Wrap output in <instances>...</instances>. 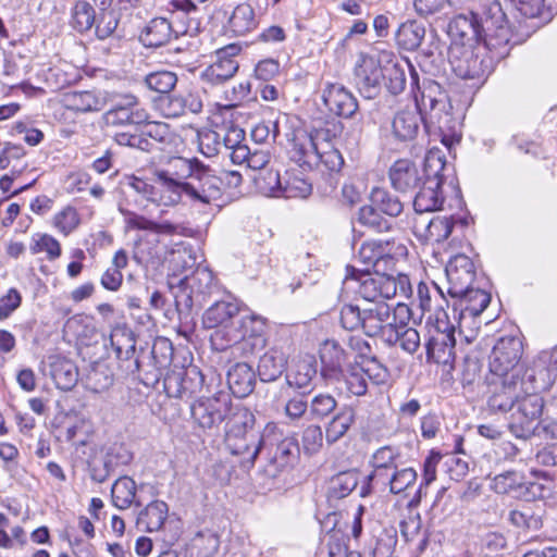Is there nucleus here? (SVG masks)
I'll list each match as a JSON object with an SVG mask.
<instances>
[{"label": "nucleus", "instance_id": "a211bd4d", "mask_svg": "<svg viewBox=\"0 0 557 557\" xmlns=\"http://www.w3.org/2000/svg\"><path fill=\"white\" fill-rule=\"evenodd\" d=\"M240 48L236 45H228L218 50L215 61L202 71L201 79L212 86L230 81L239 69V63L236 60Z\"/></svg>", "mask_w": 557, "mask_h": 557}, {"label": "nucleus", "instance_id": "9d476101", "mask_svg": "<svg viewBox=\"0 0 557 557\" xmlns=\"http://www.w3.org/2000/svg\"><path fill=\"white\" fill-rule=\"evenodd\" d=\"M395 60V53L382 50L379 58L361 53L355 66V84L359 91L368 99L374 98L381 88L384 78L383 64H389Z\"/></svg>", "mask_w": 557, "mask_h": 557}, {"label": "nucleus", "instance_id": "20e7f679", "mask_svg": "<svg viewBox=\"0 0 557 557\" xmlns=\"http://www.w3.org/2000/svg\"><path fill=\"white\" fill-rule=\"evenodd\" d=\"M352 280L358 283L357 294L368 304L387 302L396 296L406 299L412 296V286L406 274L392 276L377 271L361 272Z\"/></svg>", "mask_w": 557, "mask_h": 557}, {"label": "nucleus", "instance_id": "49530a36", "mask_svg": "<svg viewBox=\"0 0 557 557\" xmlns=\"http://www.w3.org/2000/svg\"><path fill=\"white\" fill-rule=\"evenodd\" d=\"M539 387H534V391L528 393L523 387V392H520L519 399H517L515 410L522 413L524 417H529L533 420H537L543 412L544 400L537 393Z\"/></svg>", "mask_w": 557, "mask_h": 557}, {"label": "nucleus", "instance_id": "393cba45", "mask_svg": "<svg viewBox=\"0 0 557 557\" xmlns=\"http://www.w3.org/2000/svg\"><path fill=\"white\" fill-rule=\"evenodd\" d=\"M392 187L400 193H407L418 187L425 174H421L417 164L408 159H399L388 171Z\"/></svg>", "mask_w": 557, "mask_h": 557}, {"label": "nucleus", "instance_id": "8fccbe9b", "mask_svg": "<svg viewBox=\"0 0 557 557\" xmlns=\"http://www.w3.org/2000/svg\"><path fill=\"white\" fill-rule=\"evenodd\" d=\"M220 546L219 536L211 532H199L191 541L190 555L193 557H213Z\"/></svg>", "mask_w": 557, "mask_h": 557}, {"label": "nucleus", "instance_id": "6ab92c4d", "mask_svg": "<svg viewBox=\"0 0 557 557\" xmlns=\"http://www.w3.org/2000/svg\"><path fill=\"white\" fill-rule=\"evenodd\" d=\"M445 272L449 297L465 294L472 286L476 274L473 261L466 255L451 257L445 268Z\"/></svg>", "mask_w": 557, "mask_h": 557}, {"label": "nucleus", "instance_id": "ea45409f", "mask_svg": "<svg viewBox=\"0 0 557 557\" xmlns=\"http://www.w3.org/2000/svg\"><path fill=\"white\" fill-rule=\"evenodd\" d=\"M425 36V28L416 21H407L399 25L395 39L400 49L413 51L421 46Z\"/></svg>", "mask_w": 557, "mask_h": 557}, {"label": "nucleus", "instance_id": "774afa93", "mask_svg": "<svg viewBox=\"0 0 557 557\" xmlns=\"http://www.w3.org/2000/svg\"><path fill=\"white\" fill-rule=\"evenodd\" d=\"M200 151L207 157H213L222 152V133L213 129H205L198 134Z\"/></svg>", "mask_w": 557, "mask_h": 557}, {"label": "nucleus", "instance_id": "a18cd8bd", "mask_svg": "<svg viewBox=\"0 0 557 557\" xmlns=\"http://www.w3.org/2000/svg\"><path fill=\"white\" fill-rule=\"evenodd\" d=\"M348 396H364L368 392V379L359 363L350 366L341 374Z\"/></svg>", "mask_w": 557, "mask_h": 557}, {"label": "nucleus", "instance_id": "7c9ffc66", "mask_svg": "<svg viewBox=\"0 0 557 557\" xmlns=\"http://www.w3.org/2000/svg\"><path fill=\"white\" fill-rule=\"evenodd\" d=\"M321 374L325 380H338L346 361L344 349L335 341H325L320 348Z\"/></svg>", "mask_w": 557, "mask_h": 557}, {"label": "nucleus", "instance_id": "c756f323", "mask_svg": "<svg viewBox=\"0 0 557 557\" xmlns=\"http://www.w3.org/2000/svg\"><path fill=\"white\" fill-rule=\"evenodd\" d=\"M62 102L66 109L74 112L100 111L108 104V92L100 90L70 91L63 95Z\"/></svg>", "mask_w": 557, "mask_h": 557}, {"label": "nucleus", "instance_id": "69168bd1", "mask_svg": "<svg viewBox=\"0 0 557 557\" xmlns=\"http://www.w3.org/2000/svg\"><path fill=\"white\" fill-rule=\"evenodd\" d=\"M336 407L337 401L332 395L320 393L311 399L309 404V411L312 418L324 419L330 416Z\"/></svg>", "mask_w": 557, "mask_h": 557}, {"label": "nucleus", "instance_id": "f8f14e48", "mask_svg": "<svg viewBox=\"0 0 557 557\" xmlns=\"http://www.w3.org/2000/svg\"><path fill=\"white\" fill-rule=\"evenodd\" d=\"M231 410V397L225 392H216L211 397L200 396L190 404L194 423L202 430L218 428Z\"/></svg>", "mask_w": 557, "mask_h": 557}, {"label": "nucleus", "instance_id": "cd10ccee", "mask_svg": "<svg viewBox=\"0 0 557 557\" xmlns=\"http://www.w3.org/2000/svg\"><path fill=\"white\" fill-rule=\"evenodd\" d=\"M133 257L137 263L157 269L166 258V247L156 235L140 236L135 242Z\"/></svg>", "mask_w": 557, "mask_h": 557}, {"label": "nucleus", "instance_id": "f3484780", "mask_svg": "<svg viewBox=\"0 0 557 557\" xmlns=\"http://www.w3.org/2000/svg\"><path fill=\"white\" fill-rule=\"evenodd\" d=\"M522 379L499 377L490 383L487 408L495 413H506L513 410L520 392H523Z\"/></svg>", "mask_w": 557, "mask_h": 557}, {"label": "nucleus", "instance_id": "1a4fd4ad", "mask_svg": "<svg viewBox=\"0 0 557 557\" xmlns=\"http://www.w3.org/2000/svg\"><path fill=\"white\" fill-rule=\"evenodd\" d=\"M289 143L288 153L290 159L301 168L313 169L319 165V148L324 140L330 138L329 128H317L308 132L296 128L286 134Z\"/></svg>", "mask_w": 557, "mask_h": 557}, {"label": "nucleus", "instance_id": "2f4dec72", "mask_svg": "<svg viewBox=\"0 0 557 557\" xmlns=\"http://www.w3.org/2000/svg\"><path fill=\"white\" fill-rule=\"evenodd\" d=\"M256 374L246 362L234 364L227 372V385L232 394L237 398H244L253 392Z\"/></svg>", "mask_w": 557, "mask_h": 557}, {"label": "nucleus", "instance_id": "13d9d810", "mask_svg": "<svg viewBox=\"0 0 557 557\" xmlns=\"http://www.w3.org/2000/svg\"><path fill=\"white\" fill-rule=\"evenodd\" d=\"M170 263L174 272H183L191 269L197 262L191 246L185 245L184 243L175 245L170 252Z\"/></svg>", "mask_w": 557, "mask_h": 557}, {"label": "nucleus", "instance_id": "f03ea898", "mask_svg": "<svg viewBox=\"0 0 557 557\" xmlns=\"http://www.w3.org/2000/svg\"><path fill=\"white\" fill-rule=\"evenodd\" d=\"M416 102L419 111L403 110L397 112L393 120V133L400 140L413 139L419 132L420 121H423L426 127L434 126L441 132L449 122L447 109L450 106L446 92L438 83L424 82L420 96H416Z\"/></svg>", "mask_w": 557, "mask_h": 557}, {"label": "nucleus", "instance_id": "c9c22d12", "mask_svg": "<svg viewBox=\"0 0 557 557\" xmlns=\"http://www.w3.org/2000/svg\"><path fill=\"white\" fill-rule=\"evenodd\" d=\"M174 36V29L165 17L152 18L140 34L141 42L147 47H161Z\"/></svg>", "mask_w": 557, "mask_h": 557}, {"label": "nucleus", "instance_id": "79ce46f5", "mask_svg": "<svg viewBox=\"0 0 557 557\" xmlns=\"http://www.w3.org/2000/svg\"><path fill=\"white\" fill-rule=\"evenodd\" d=\"M232 32L237 36H244L257 27V18L253 8L248 3L238 4L228 21Z\"/></svg>", "mask_w": 557, "mask_h": 557}, {"label": "nucleus", "instance_id": "37998d69", "mask_svg": "<svg viewBox=\"0 0 557 557\" xmlns=\"http://www.w3.org/2000/svg\"><path fill=\"white\" fill-rule=\"evenodd\" d=\"M371 202L381 213L391 218L400 215L404 205L400 199L384 188H374L371 193Z\"/></svg>", "mask_w": 557, "mask_h": 557}, {"label": "nucleus", "instance_id": "603ef678", "mask_svg": "<svg viewBox=\"0 0 557 557\" xmlns=\"http://www.w3.org/2000/svg\"><path fill=\"white\" fill-rule=\"evenodd\" d=\"M389 343H398L400 348L408 354H413L420 347V334L413 327L396 326L393 327L389 336Z\"/></svg>", "mask_w": 557, "mask_h": 557}, {"label": "nucleus", "instance_id": "39448f33", "mask_svg": "<svg viewBox=\"0 0 557 557\" xmlns=\"http://www.w3.org/2000/svg\"><path fill=\"white\" fill-rule=\"evenodd\" d=\"M446 168V160L440 150H430L424 158L425 180L423 186L413 199V209L417 213L442 210L444 198L440 191L442 186V172Z\"/></svg>", "mask_w": 557, "mask_h": 557}, {"label": "nucleus", "instance_id": "c85d7f7f", "mask_svg": "<svg viewBox=\"0 0 557 557\" xmlns=\"http://www.w3.org/2000/svg\"><path fill=\"white\" fill-rule=\"evenodd\" d=\"M156 184L157 186L152 187V189L160 194L158 201L164 206L176 205L183 196L187 197V182L174 178L170 171H157ZM151 195L152 200L156 201V193L153 191Z\"/></svg>", "mask_w": 557, "mask_h": 557}, {"label": "nucleus", "instance_id": "a878e982", "mask_svg": "<svg viewBox=\"0 0 557 557\" xmlns=\"http://www.w3.org/2000/svg\"><path fill=\"white\" fill-rule=\"evenodd\" d=\"M401 462L400 451L392 446H383L377 448L370 459L372 471L366 476L364 485L360 490V496L366 497L370 494V483L375 478H383L388 470H393L395 466Z\"/></svg>", "mask_w": 557, "mask_h": 557}, {"label": "nucleus", "instance_id": "052dcab7", "mask_svg": "<svg viewBox=\"0 0 557 557\" xmlns=\"http://www.w3.org/2000/svg\"><path fill=\"white\" fill-rule=\"evenodd\" d=\"M359 222L379 233L391 230V222L381 215L379 209L374 206H363L359 210Z\"/></svg>", "mask_w": 557, "mask_h": 557}, {"label": "nucleus", "instance_id": "bf43d9fd", "mask_svg": "<svg viewBox=\"0 0 557 557\" xmlns=\"http://www.w3.org/2000/svg\"><path fill=\"white\" fill-rule=\"evenodd\" d=\"M177 83V76L175 73L170 71H158L146 75V86L156 92L169 94L175 87Z\"/></svg>", "mask_w": 557, "mask_h": 557}, {"label": "nucleus", "instance_id": "e433bc0d", "mask_svg": "<svg viewBox=\"0 0 557 557\" xmlns=\"http://www.w3.org/2000/svg\"><path fill=\"white\" fill-rule=\"evenodd\" d=\"M168 505L162 500L151 502L137 517V525L147 532L161 529L168 517Z\"/></svg>", "mask_w": 557, "mask_h": 557}, {"label": "nucleus", "instance_id": "e2e57ef3", "mask_svg": "<svg viewBox=\"0 0 557 557\" xmlns=\"http://www.w3.org/2000/svg\"><path fill=\"white\" fill-rule=\"evenodd\" d=\"M509 521L515 527L523 530H539L542 527L540 516L535 515L529 506L511 510L509 512Z\"/></svg>", "mask_w": 557, "mask_h": 557}, {"label": "nucleus", "instance_id": "6e6552de", "mask_svg": "<svg viewBox=\"0 0 557 557\" xmlns=\"http://www.w3.org/2000/svg\"><path fill=\"white\" fill-rule=\"evenodd\" d=\"M432 323L434 333L426 342L428 361L438 364H449L455 356V325L448 320V314L442 308L434 315L429 318L428 324Z\"/></svg>", "mask_w": 557, "mask_h": 557}, {"label": "nucleus", "instance_id": "b1692460", "mask_svg": "<svg viewBox=\"0 0 557 557\" xmlns=\"http://www.w3.org/2000/svg\"><path fill=\"white\" fill-rule=\"evenodd\" d=\"M322 98L329 110L338 116L351 117L358 110L357 99L342 84L329 83Z\"/></svg>", "mask_w": 557, "mask_h": 557}, {"label": "nucleus", "instance_id": "c03bdc74", "mask_svg": "<svg viewBox=\"0 0 557 557\" xmlns=\"http://www.w3.org/2000/svg\"><path fill=\"white\" fill-rule=\"evenodd\" d=\"M96 11L86 0H78L71 10V25L79 32L85 33L94 27Z\"/></svg>", "mask_w": 557, "mask_h": 557}, {"label": "nucleus", "instance_id": "ddd939ff", "mask_svg": "<svg viewBox=\"0 0 557 557\" xmlns=\"http://www.w3.org/2000/svg\"><path fill=\"white\" fill-rule=\"evenodd\" d=\"M215 288L214 276L207 267L198 265L191 275L181 280V292L175 296V304L178 310L183 307L189 311L194 301H202Z\"/></svg>", "mask_w": 557, "mask_h": 557}, {"label": "nucleus", "instance_id": "58836bf2", "mask_svg": "<svg viewBox=\"0 0 557 557\" xmlns=\"http://www.w3.org/2000/svg\"><path fill=\"white\" fill-rule=\"evenodd\" d=\"M110 345L120 360H131L136 352V338L134 333L124 326H116L111 331Z\"/></svg>", "mask_w": 557, "mask_h": 557}, {"label": "nucleus", "instance_id": "4c0bfd02", "mask_svg": "<svg viewBox=\"0 0 557 557\" xmlns=\"http://www.w3.org/2000/svg\"><path fill=\"white\" fill-rule=\"evenodd\" d=\"M355 419V409L350 406H343L326 425V442L334 444L341 440L354 424Z\"/></svg>", "mask_w": 557, "mask_h": 557}, {"label": "nucleus", "instance_id": "72a5a7b5", "mask_svg": "<svg viewBox=\"0 0 557 557\" xmlns=\"http://www.w3.org/2000/svg\"><path fill=\"white\" fill-rule=\"evenodd\" d=\"M405 65L410 69L412 85H418V73L414 71L413 66L409 63L408 60H404L403 62L398 61L395 55V60L389 64L384 63V78L385 85L388 91L393 95L400 94L406 86V73Z\"/></svg>", "mask_w": 557, "mask_h": 557}, {"label": "nucleus", "instance_id": "a19ab883", "mask_svg": "<svg viewBox=\"0 0 557 557\" xmlns=\"http://www.w3.org/2000/svg\"><path fill=\"white\" fill-rule=\"evenodd\" d=\"M27 543L25 530L16 524L11 527L10 519L0 512V547L4 549L23 548Z\"/></svg>", "mask_w": 557, "mask_h": 557}, {"label": "nucleus", "instance_id": "680f3d73", "mask_svg": "<svg viewBox=\"0 0 557 557\" xmlns=\"http://www.w3.org/2000/svg\"><path fill=\"white\" fill-rule=\"evenodd\" d=\"M319 164L322 163L331 172H338L344 165V158L332 143V135L319 148Z\"/></svg>", "mask_w": 557, "mask_h": 557}, {"label": "nucleus", "instance_id": "4468645a", "mask_svg": "<svg viewBox=\"0 0 557 557\" xmlns=\"http://www.w3.org/2000/svg\"><path fill=\"white\" fill-rule=\"evenodd\" d=\"M408 313L407 306L398 302L396 308L387 302L367 304L363 307V332L368 336H376L396 326V313Z\"/></svg>", "mask_w": 557, "mask_h": 557}, {"label": "nucleus", "instance_id": "7ed1b4c3", "mask_svg": "<svg viewBox=\"0 0 557 557\" xmlns=\"http://www.w3.org/2000/svg\"><path fill=\"white\" fill-rule=\"evenodd\" d=\"M233 425L228 428L226 444L233 455L240 456L244 462L253 465L259 453L272 445L271 436L277 429L269 423L262 434L251 429L253 416L247 409H240L232 418Z\"/></svg>", "mask_w": 557, "mask_h": 557}, {"label": "nucleus", "instance_id": "f704fd0d", "mask_svg": "<svg viewBox=\"0 0 557 557\" xmlns=\"http://www.w3.org/2000/svg\"><path fill=\"white\" fill-rule=\"evenodd\" d=\"M287 358L278 349L264 352L258 363V375L262 382H274L286 370Z\"/></svg>", "mask_w": 557, "mask_h": 557}, {"label": "nucleus", "instance_id": "6e6d98bb", "mask_svg": "<svg viewBox=\"0 0 557 557\" xmlns=\"http://www.w3.org/2000/svg\"><path fill=\"white\" fill-rule=\"evenodd\" d=\"M537 422L529 417H524L517 410H513L508 421L510 433L521 440L530 438L536 433Z\"/></svg>", "mask_w": 557, "mask_h": 557}, {"label": "nucleus", "instance_id": "9b49d317", "mask_svg": "<svg viewBox=\"0 0 557 557\" xmlns=\"http://www.w3.org/2000/svg\"><path fill=\"white\" fill-rule=\"evenodd\" d=\"M264 330L265 320L262 317L240 309L234 321V326L222 332H214L211 335V342L216 350H224L246 338L261 336Z\"/></svg>", "mask_w": 557, "mask_h": 557}, {"label": "nucleus", "instance_id": "3c124183", "mask_svg": "<svg viewBox=\"0 0 557 557\" xmlns=\"http://www.w3.org/2000/svg\"><path fill=\"white\" fill-rule=\"evenodd\" d=\"M359 475L356 471L341 472L330 483L329 496L341 499L348 496L358 485Z\"/></svg>", "mask_w": 557, "mask_h": 557}, {"label": "nucleus", "instance_id": "412c9836", "mask_svg": "<svg viewBox=\"0 0 557 557\" xmlns=\"http://www.w3.org/2000/svg\"><path fill=\"white\" fill-rule=\"evenodd\" d=\"M491 295L481 288H473L472 286L460 296L449 297L446 300L447 306H451L454 318H458L459 323L466 322L468 319H473L480 315L488 306Z\"/></svg>", "mask_w": 557, "mask_h": 557}, {"label": "nucleus", "instance_id": "2eb2a0df", "mask_svg": "<svg viewBox=\"0 0 557 557\" xmlns=\"http://www.w3.org/2000/svg\"><path fill=\"white\" fill-rule=\"evenodd\" d=\"M163 385L170 397L191 398L202 392L205 376L197 367L173 370L165 375Z\"/></svg>", "mask_w": 557, "mask_h": 557}, {"label": "nucleus", "instance_id": "5fc2aeb1", "mask_svg": "<svg viewBox=\"0 0 557 557\" xmlns=\"http://www.w3.org/2000/svg\"><path fill=\"white\" fill-rule=\"evenodd\" d=\"M110 7H100V12L96 15L95 33L98 39L103 40L110 37L119 25V14L109 9Z\"/></svg>", "mask_w": 557, "mask_h": 557}, {"label": "nucleus", "instance_id": "5701e85b", "mask_svg": "<svg viewBox=\"0 0 557 557\" xmlns=\"http://www.w3.org/2000/svg\"><path fill=\"white\" fill-rule=\"evenodd\" d=\"M240 311V305L236 299L215 301L202 315V324L206 329H215L222 332L234 326V321Z\"/></svg>", "mask_w": 557, "mask_h": 557}, {"label": "nucleus", "instance_id": "de8ad7c7", "mask_svg": "<svg viewBox=\"0 0 557 557\" xmlns=\"http://www.w3.org/2000/svg\"><path fill=\"white\" fill-rule=\"evenodd\" d=\"M111 493L114 506L126 509L133 504L136 496V483L128 476H122L114 482Z\"/></svg>", "mask_w": 557, "mask_h": 557}, {"label": "nucleus", "instance_id": "338daca9", "mask_svg": "<svg viewBox=\"0 0 557 557\" xmlns=\"http://www.w3.org/2000/svg\"><path fill=\"white\" fill-rule=\"evenodd\" d=\"M258 188L271 197H281L283 180L277 171H267L255 178Z\"/></svg>", "mask_w": 557, "mask_h": 557}, {"label": "nucleus", "instance_id": "dca6fc26", "mask_svg": "<svg viewBox=\"0 0 557 557\" xmlns=\"http://www.w3.org/2000/svg\"><path fill=\"white\" fill-rule=\"evenodd\" d=\"M187 184V197L191 201L210 205L222 197V177L203 164L196 170V175Z\"/></svg>", "mask_w": 557, "mask_h": 557}, {"label": "nucleus", "instance_id": "aec40b11", "mask_svg": "<svg viewBox=\"0 0 557 557\" xmlns=\"http://www.w3.org/2000/svg\"><path fill=\"white\" fill-rule=\"evenodd\" d=\"M170 23L174 29V37L188 35L196 36L201 29V13L191 0H172Z\"/></svg>", "mask_w": 557, "mask_h": 557}, {"label": "nucleus", "instance_id": "09e8293b", "mask_svg": "<svg viewBox=\"0 0 557 557\" xmlns=\"http://www.w3.org/2000/svg\"><path fill=\"white\" fill-rule=\"evenodd\" d=\"M454 227L453 216H436L423 227V236L428 242L442 243L448 238Z\"/></svg>", "mask_w": 557, "mask_h": 557}, {"label": "nucleus", "instance_id": "473e14b6", "mask_svg": "<svg viewBox=\"0 0 557 557\" xmlns=\"http://www.w3.org/2000/svg\"><path fill=\"white\" fill-rule=\"evenodd\" d=\"M272 445H268L265 449H270L271 461L276 468H285L293 465L299 455V445L294 437H285L278 440L276 430L271 436Z\"/></svg>", "mask_w": 557, "mask_h": 557}, {"label": "nucleus", "instance_id": "0eeeda50", "mask_svg": "<svg viewBox=\"0 0 557 557\" xmlns=\"http://www.w3.org/2000/svg\"><path fill=\"white\" fill-rule=\"evenodd\" d=\"M109 110L103 113L108 126L141 125L150 115L139 98L132 92H108Z\"/></svg>", "mask_w": 557, "mask_h": 557}, {"label": "nucleus", "instance_id": "423d86ee", "mask_svg": "<svg viewBox=\"0 0 557 557\" xmlns=\"http://www.w3.org/2000/svg\"><path fill=\"white\" fill-rule=\"evenodd\" d=\"M522 342L517 336L500 337L488 357V368L498 377L522 379L524 366L521 363Z\"/></svg>", "mask_w": 557, "mask_h": 557}, {"label": "nucleus", "instance_id": "4d7b16f0", "mask_svg": "<svg viewBox=\"0 0 557 557\" xmlns=\"http://www.w3.org/2000/svg\"><path fill=\"white\" fill-rule=\"evenodd\" d=\"M385 253L386 249L382 243L364 242L358 251V259L364 265L361 272H369L370 268H375Z\"/></svg>", "mask_w": 557, "mask_h": 557}, {"label": "nucleus", "instance_id": "864d4df0", "mask_svg": "<svg viewBox=\"0 0 557 557\" xmlns=\"http://www.w3.org/2000/svg\"><path fill=\"white\" fill-rule=\"evenodd\" d=\"M311 184L300 174L286 173L283 180L281 197L306 198L311 194Z\"/></svg>", "mask_w": 557, "mask_h": 557}, {"label": "nucleus", "instance_id": "4be33fe9", "mask_svg": "<svg viewBox=\"0 0 557 557\" xmlns=\"http://www.w3.org/2000/svg\"><path fill=\"white\" fill-rule=\"evenodd\" d=\"M318 374V360L313 355H304L292 361L287 373L286 383L289 387L302 391L306 395L313 388V380Z\"/></svg>", "mask_w": 557, "mask_h": 557}, {"label": "nucleus", "instance_id": "f257e3e1", "mask_svg": "<svg viewBox=\"0 0 557 557\" xmlns=\"http://www.w3.org/2000/svg\"><path fill=\"white\" fill-rule=\"evenodd\" d=\"M453 44L448 60L462 79L481 78L493 71L490 51L505 46L510 29L499 0H485L476 11L456 15L448 25Z\"/></svg>", "mask_w": 557, "mask_h": 557}, {"label": "nucleus", "instance_id": "0e129e2a", "mask_svg": "<svg viewBox=\"0 0 557 557\" xmlns=\"http://www.w3.org/2000/svg\"><path fill=\"white\" fill-rule=\"evenodd\" d=\"M169 165L170 169L168 171H170L174 178H177L178 181L188 178L191 181L196 175V170H199L202 166V163L197 159L189 160L176 157L170 161Z\"/></svg>", "mask_w": 557, "mask_h": 557}, {"label": "nucleus", "instance_id": "bb28decb", "mask_svg": "<svg viewBox=\"0 0 557 557\" xmlns=\"http://www.w3.org/2000/svg\"><path fill=\"white\" fill-rule=\"evenodd\" d=\"M493 490L498 494H512L517 496L524 495L525 493L531 497H543L544 486L540 483L523 482L521 474L515 471H507L496 475L493 479Z\"/></svg>", "mask_w": 557, "mask_h": 557}]
</instances>
